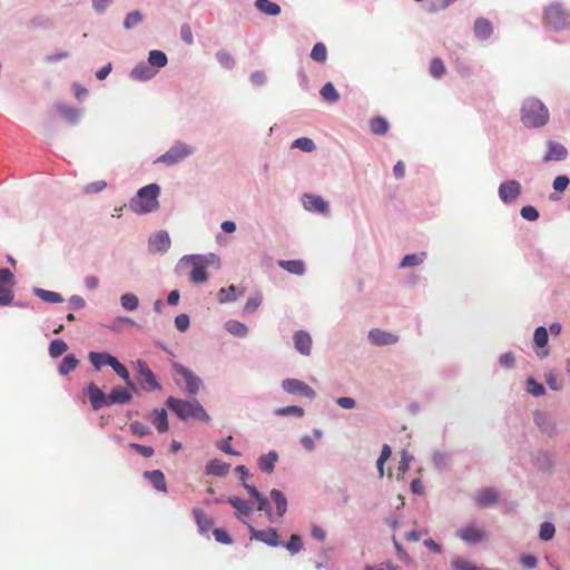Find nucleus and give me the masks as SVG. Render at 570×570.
<instances>
[{
  "instance_id": "39",
  "label": "nucleus",
  "mask_w": 570,
  "mask_h": 570,
  "mask_svg": "<svg viewBox=\"0 0 570 570\" xmlns=\"http://www.w3.org/2000/svg\"><path fill=\"white\" fill-rule=\"evenodd\" d=\"M256 9L266 14V16H278L281 13V7L272 2L271 0H256L255 1Z\"/></svg>"
},
{
  "instance_id": "64",
  "label": "nucleus",
  "mask_w": 570,
  "mask_h": 570,
  "mask_svg": "<svg viewBox=\"0 0 570 570\" xmlns=\"http://www.w3.org/2000/svg\"><path fill=\"white\" fill-rule=\"evenodd\" d=\"M569 184H570L569 177H567L566 175H560L554 178L552 185H553V189L556 191L562 193L568 188Z\"/></svg>"
},
{
  "instance_id": "15",
  "label": "nucleus",
  "mask_w": 570,
  "mask_h": 570,
  "mask_svg": "<svg viewBox=\"0 0 570 570\" xmlns=\"http://www.w3.org/2000/svg\"><path fill=\"white\" fill-rule=\"evenodd\" d=\"M248 530L250 537L257 541L264 542L269 547H279L282 546L278 533L274 528H267L264 530H257L252 524H248Z\"/></svg>"
},
{
  "instance_id": "62",
  "label": "nucleus",
  "mask_w": 570,
  "mask_h": 570,
  "mask_svg": "<svg viewBox=\"0 0 570 570\" xmlns=\"http://www.w3.org/2000/svg\"><path fill=\"white\" fill-rule=\"evenodd\" d=\"M263 297L261 294H255L254 296H250L244 307L245 313H253L255 312L259 305L262 304Z\"/></svg>"
},
{
  "instance_id": "63",
  "label": "nucleus",
  "mask_w": 570,
  "mask_h": 570,
  "mask_svg": "<svg viewBox=\"0 0 570 570\" xmlns=\"http://www.w3.org/2000/svg\"><path fill=\"white\" fill-rule=\"evenodd\" d=\"M190 320L185 313H181L175 317V326L179 332H186L189 327Z\"/></svg>"
},
{
  "instance_id": "3",
  "label": "nucleus",
  "mask_w": 570,
  "mask_h": 570,
  "mask_svg": "<svg viewBox=\"0 0 570 570\" xmlns=\"http://www.w3.org/2000/svg\"><path fill=\"white\" fill-rule=\"evenodd\" d=\"M547 106L538 98L529 97L521 105V122L527 128H541L549 121Z\"/></svg>"
},
{
  "instance_id": "29",
  "label": "nucleus",
  "mask_w": 570,
  "mask_h": 570,
  "mask_svg": "<svg viewBox=\"0 0 570 570\" xmlns=\"http://www.w3.org/2000/svg\"><path fill=\"white\" fill-rule=\"evenodd\" d=\"M278 461V454L272 450L267 454H262L257 460V465L261 471L265 473H272L275 469V464Z\"/></svg>"
},
{
  "instance_id": "16",
  "label": "nucleus",
  "mask_w": 570,
  "mask_h": 570,
  "mask_svg": "<svg viewBox=\"0 0 570 570\" xmlns=\"http://www.w3.org/2000/svg\"><path fill=\"white\" fill-rule=\"evenodd\" d=\"M170 236L166 230H159L150 235L148 239V248L150 253H166L170 248Z\"/></svg>"
},
{
  "instance_id": "45",
  "label": "nucleus",
  "mask_w": 570,
  "mask_h": 570,
  "mask_svg": "<svg viewBox=\"0 0 570 570\" xmlns=\"http://www.w3.org/2000/svg\"><path fill=\"white\" fill-rule=\"evenodd\" d=\"M144 20V16L139 10L130 11L124 19V28L130 30L139 26Z\"/></svg>"
},
{
  "instance_id": "27",
  "label": "nucleus",
  "mask_w": 570,
  "mask_h": 570,
  "mask_svg": "<svg viewBox=\"0 0 570 570\" xmlns=\"http://www.w3.org/2000/svg\"><path fill=\"white\" fill-rule=\"evenodd\" d=\"M230 470V464L218 459L209 460L205 466V473L214 476H225Z\"/></svg>"
},
{
  "instance_id": "50",
  "label": "nucleus",
  "mask_w": 570,
  "mask_h": 570,
  "mask_svg": "<svg viewBox=\"0 0 570 570\" xmlns=\"http://www.w3.org/2000/svg\"><path fill=\"white\" fill-rule=\"evenodd\" d=\"M525 391L527 393L537 397L542 396L546 393L544 386L541 383L537 382L532 376L527 379Z\"/></svg>"
},
{
  "instance_id": "1",
  "label": "nucleus",
  "mask_w": 570,
  "mask_h": 570,
  "mask_svg": "<svg viewBox=\"0 0 570 570\" xmlns=\"http://www.w3.org/2000/svg\"><path fill=\"white\" fill-rule=\"evenodd\" d=\"M219 257L214 253L184 255L176 265V272L189 271V281L193 284H203L208 279L207 267L218 265Z\"/></svg>"
},
{
  "instance_id": "41",
  "label": "nucleus",
  "mask_w": 570,
  "mask_h": 570,
  "mask_svg": "<svg viewBox=\"0 0 570 570\" xmlns=\"http://www.w3.org/2000/svg\"><path fill=\"white\" fill-rule=\"evenodd\" d=\"M451 455L446 452L435 450L432 453V463L436 470H445L449 468Z\"/></svg>"
},
{
  "instance_id": "33",
  "label": "nucleus",
  "mask_w": 570,
  "mask_h": 570,
  "mask_svg": "<svg viewBox=\"0 0 570 570\" xmlns=\"http://www.w3.org/2000/svg\"><path fill=\"white\" fill-rule=\"evenodd\" d=\"M144 476L150 481L154 488L161 492H167L164 473L160 470L146 471Z\"/></svg>"
},
{
  "instance_id": "56",
  "label": "nucleus",
  "mask_w": 570,
  "mask_h": 570,
  "mask_svg": "<svg viewBox=\"0 0 570 570\" xmlns=\"http://www.w3.org/2000/svg\"><path fill=\"white\" fill-rule=\"evenodd\" d=\"M453 570H480L479 567L474 566L471 561L463 558H454L451 561Z\"/></svg>"
},
{
  "instance_id": "38",
  "label": "nucleus",
  "mask_w": 570,
  "mask_h": 570,
  "mask_svg": "<svg viewBox=\"0 0 570 570\" xmlns=\"http://www.w3.org/2000/svg\"><path fill=\"white\" fill-rule=\"evenodd\" d=\"M78 364L79 360L73 354H68L60 362L58 366V373L62 376H66L75 371Z\"/></svg>"
},
{
  "instance_id": "57",
  "label": "nucleus",
  "mask_w": 570,
  "mask_h": 570,
  "mask_svg": "<svg viewBox=\"0 0 570 570\" xmlns=\"http://www.w3.org/2000/svg\"><path fill=\"white\" fill-rule=\"evenodd\" d=\"M544 380L549 389L552 391H560L562 390V383L558 379V375L553 371H549L544 374Z\"/></svg>"
},
{
  "instance_id": "36",
  "label": "nucleus",
  "mask_w": 570,
  "mask_h": 570,
  "mask_svg": "<svg viewBox=\"0 0 570 570\" xmlns=\"http://www.w3.org/2000/svg\"><path fill=\"white\" fill-rule=\"evenodd\" d=\"M147 62L158 72L168 63V58L164 51L154 49L149 51Z\"/></svg>"
},
{
  "instance_id": "14",
  "label": "nucleus",
  "mask_w": 570,
  "mask_h": 570,
  "mask_svg": "<svg viewBox=\"0 0 570 570\" xmlns=\"http://www.w3.org/2000/svg\"><path fill=\"white\" fill-rule=\"evenodd\" d=\"M302 206L309 213L327 215L330 213V205L320 195L304 194L302 196Z\"/></svg>"
},
{
  "instance_id": "61",
  "label": "nucleus",
  "mask_w": 570,
  "mask_h": 570,
  "mask_svg": "<svg viewBox=\"0 0 570 570\" xmlns=\"http://www.w3.org/2000/svg\"><path fill=\"white\" fill-rule=\"evenodd\" d=\"M232 436H227L224 440L217 442L216 446L226 454L239 456L240 452L234 450L230 445Z\"/></svg>"
},
{
  "instance_id": "21",
  "label": "nucleus",
  "mask_w": 570,
  "mask_h": 570,
  "mask_svg": "<svg viewBox=\"0 0 570 570\" xmlns=\"http://www.w3.org/2000/svg\"><path fill=\"white\" fill-rule=\"evenodd\" d=\"M474 501L479 508H489L498 503L499 493L493 488H484L476 492Z\"/></svg>"
},
{
  "instance_id": "43",
  "label": "nucleus",
  "mask_w": 570,
  "mask_h": 570,
  "mask_svg": "<svg viewBox=\"0 0 570 570\" xmlns=\"http://www.w3.org/2000/svg\"><path fill=\"white\" fill-rule=\"evenodd\" d=\"M320 95L322 98L330 102L335 104L340 100V94L335 89L334 85L332 82H326L320 90Z\"/></svg>"
},
{
  "instance_id": "8",
  "label": "nucleus",
  "mask_w": 570,
  "mask_h": 570,
  "mask_svg": "<svg viewBox=\"0 0 570 570\" xmlns=\"http://www.w3.org/2000/svg\"><path fill=\"white\" fill-rule=\"evenodd\" d=\"M135 368L137 372V381L142 391L146 392H159L161 391V384L158 382L156 375L149 367L146 361L137 360L135 362Z\"/></svg>"
},
{
  "instance_id": "19",
  "label": "nucleus",
  "mask_w": 570,
  "mask_h": 570,
  "mask_svg": "<svg viewBox=\"0 0 570 570\" xmlns=\"http://www.w3.org/2000/svg\"><path fill=\"white\" fill-rule=\"evenodd\" d=\"M295 350L303 356H309L312 353V336L307 331L299 330L293 335Z\"/></svg>"
},
{
  "instance_id": "58",
  "label": "nucleus",
  "mask_w": 570,
  "mask_h": 570,
  "mask_svg": "<svg viewBox=\"0 0 570 570\" xmlns=\"http://www.w3.org/2000/svg\"><path fill=\"white\" fill-rule=\"evenodd\" d=\"M119 325H129V326H134L136 325V322L128 317V316H118L116 317V320L114 321L112 324L110 325H105L109 331L111 332H118V326Z\"/></svg>"
},
{
  "instance_id": "31",
  "label": "nucleus",
  "mask_w": 570,
  "mask_h": 570,
  "mask_svg": "<svg viewBox=\"0 0 570 570\" xmlns=\"http://www.w3.org/2000/svg\"><path fill=\"white\" fill-rule=\"evenodd\" d=\"M271 500L276 505V514L282 518L287 511V499L285 494L278 489H272L269 492Z\"/></svg>"
},
{
  "instance_id": "25",
  "label": "nucleus",
  "mask_w": 570,
  "mask_h": 570,
  "mask_svg": "<svg viewBox=\"0 0 570 570\" xmlns=\"http://www.w3.org/2000/svg\"><path fill=\"white\" fill-rule=\"evenodd\" d=\"M245 293L244 288H239L235 285L220 288L217 293V299L220 304H227L236 302Z\"/></svg>"
},
{
  "instance_id": "40",
  "label": "nucleus",
  "mask_w": 570,
  "mask_h": 570,
  "mask_svg": "<svg viewBox=\"0 0 570 570\" xmlns=\"http://www.w3.org/2000/svg\"><path fill=\"white\" fill-rule=\"evenodd\" d=\"M120 306L124 311L134 312L139 307V298L134 293H125L119 297Z\"/></svg>"
},
{
  "instance_id": "13",
  "label": "nucleus",
  "mask_w": 570,
  "mask_h": 570,
  "mask_svg": "<svg viewBox=\"0 0 570 570\" xmlns=\"http://www.w3.org/2000/svg\"><path fill=\"white\" fill-rule=\"evenodd\" d=\"M522 191L521 184L515 179H508L500 184L498 188V195L503 204H510L514 202Z\"/></svg>"
},
{
  "instance_id": "17",
  "label": "nucleus",
  "mask_w": 570,
  "mask_h": 570,
  "mask_svg": "<svg viewBox=\"0 0 570 570\" xmlns=\"http://www.w3.org/2000/svg\"><path fill=\"white\" fill-rule=\"evenodd\" d=\"M85 393L90 401L92 410L98 411L102 407H108V395L95 383H89Z\"/></svg>"
},
{
  "instance_id": "12",
  "label": "nucleus",
  "mask_w": 570,
  "mask_h": 570,
  "mask_svg": "<svg viewBox=\"0 0 570 570\" xmlns=\"http://www.w3.org/2000/svg\"><path fill=\"white\" fill-rule=\"evenodd\" d=\"M455 535L466 544H478L488 538L482 527L468 524L456 530Z\"/></svg>"
},
{
  "instance_id": "47",
  "label": "nucleus",
  "mask_w": 570,
  "mask_h": 570,
  "mask_svg": "<svg viewBox=\"0 0 570 570\" xmlns=\"http://www.w3.org/2000/svg\"><path fill=\"white\" fill-rule=\"evenodd\" d=\"M370 129L374 135H384L389 130V122L383 117H374L370 121Z\"/></svg>"
},
{
  "instance_id": "5",
  "label": "nucleus",
  "mask_w": 570,
  "mask_h": 570,
  "mask_svg": "<svg viewBox=\"0 0 570 570\" xmlns=\"http://www.w3.org/2000/svg\"><path fill=\"white\" fill-rule=\"evenodd\" d=\"M88 358L96 371H100L102 366H110L115 373L124 380L126 385L135 390V384L130 379L129 371L121 364L118 358L106 352H89Z\"/></svg>"
},
{
  "instance_id": "6",
  "label": "nucleus",
  "mask_w": 570,
  "mask_h": 570,
  "mask_svg": "<svg viewBox=\"0 0 570 570\" xmlns=\"http://www.w3.org/2000/svg\"><path fill=\"white\" fill-rule=\"evenodd\" d=\"M175 374V383L183 387L184 392L189 396L198 394L203 386L202 379L196 375L190 368L180 363H173L171 365Z\"/></svg>"
},
{
  "instance_id": "10",
  "label": "nucleus",
  "mask_w": 570,
  "mask_h": 570,
  "mask_svg": "<svg viewBox=\"0 0 570 570\" xmlns=\"http://www.w3.org/2000/svg\"><path fill=\"white\" fill-rule=\"evenodd\" d=\"M544 17L548 26L554 30H561L568 23L569 13L559 2H552L547 7Z\"/></svg>"
},
{
  "instance_id": "22",
  "label": "nucleus",
  "mask_w": 570,
  "mask_h": 570,
  "mask_svg": "<svg viewBox=\"0 0 570 570\" xmlns=\"http://www.w3.org/2000/svg\"><path fill=\"white\" fill-rule=\"evenodd\" d=\"M568 157L567 148L557 141H548V150L543 156V161H562Z\"/></svg>"
},
{
  "instance_id": "2",
  "label": "nucleus",
  "mask_w": 570,
  "mask_h": 570,
  "mask_svg": "<svg viewBox=\"0 0 570 570\" xmlns=\"http://www.w3.org/2000/svg\"><path fill=\"white\" fill-rule=\"evenodd\" d=\"M160 187L149 184L138 189L136 196L129 200V209L137 215H146L159 208Z\"/></svg>"
},
{
  "instance_id": "26",
  "label": "nucleus",
  "mask_w": 570,
  "mask_h": 570,
  "mask_svg": "<svg viewBox=\"0 0 570 570\" xmlns=\"http://www.w3.org/2000/svg\"><path fill=\"white\" fill-rule=\"evenodd\" d=\"M131 393L126 389L120 386L112 387L110 393L108 394V407L115 404H127L131 401Z\"/></svg>"
},
{
  "instance_id": "20",
  "label": "nucleus",
  "mask_w": 570,
  "mask_h": 570,
  "mask_svg": "<svg viewBox=\"0 0 570 570\" xmlns=\"http://www.w3.org/2000/svg\"><path fill=\"white\" fill-rule=\"evenodd\" d=\"M157 73V69L148 65L147 61H140L130 70L129 77L136 81H148Z\"/></svg>"
},
{
  "instance_id": "7",
  "label": "nucleus",
  "mask_w": 570,
  "mask_h": 570,
  "mask_svg": "<svg viewBox=\"0 0 570 570\" xmlns=\"http://www.w3.org/2000/svg\"><path fill=\"white\" fill-rule=\"evenodd\" d=\"M194 153L195 148L191 145L183 140H176L167 151L154 160V164H163L167 167H173L185 161L193 156Z\"/></svg>"
},
{
  "instance_id": "59",
  "label": "nucleus",
  "mask_w": 570,
  "mask_h": 570,
  "mask_svg": "<svg viewBox=\"0 0 570 570\" xmlns=\"http://www.w3.org/2000/svg\"><path fill=\"white\" fill-rule=\"evenodd\" d=\"M130 431L140 438L149 435L151 433L150 428L141 422L135 421L130 424Z\"/></svg>"
},
{
  "instance_id": "53",
  "label": "nucleus",
  "mask_w": 570,
  "mask_h": 570,
  "mask_svg": "<svg viewBox=\"0 0 570 570\" xmlns=\"http://www.w3.org/2000/svg\"><path fill=\"white\" fill-rule=\"evenodd\" d=\"M556 528L553 523L546 521L540 524L539 538L542 541H549L554 537Z\"/></svg>"
},
{
  "instance_id": "9",
  "label": "nucleus",
  "mask_w": 570,
  "mask_h": 570,
  "mask_svg": "<svg viewBox=\"0 0 570 570\" xmlns=\"http://www.w3.org/2000/svg\"><path fill=\"white\" fill-rule=\"evenodd\" d=\"M281 386L283 391L289 395H299L309 401H313L316 397L315 390L298 379H284Z\"/></svg>"
},
{
  "instance_id": "48",
  "label": "nucleus",
  "mask_w": 570,
  "mask_h": 570,
  "mask_svg": "<svg viewBox=\"0 0 570 570\" xmlns=\"http://www.w3.org/2000/svg\"><path fill=\"white\" fill-rule=\"evenodd\" d=\"M67 343L60 338H57L50 342L48 352L52 358H57L61 356L65 352H67Z\"/></svg>"
},
{
  "instance_id": "52",
  "label": "nucleus",
  "mask_w": 570,
  "mask_h": 570,
  "mask_svg": "<svg viewBox=\"0 0 570 570\" xmlns=\"http://www.w3.org/2000/svg\"><path fill=\"white\" fill-rule=\"evenodd\" d=\"M311 58L316 62H325L327 58V49L323 42L314 45L311 51Z\"/></svg>"
},
{
  "instance_id": "37",
  "label": "nucleus",
  "mask_w": 570,
  "mask_h": 570,
  "mask_svg": "<svg viewBox=\"0 0 570 570\" xmlns=\"http://www.w3.org/2000/svg\"><path fill=\"white\" fill-rule=\"evenodd\" d=\"M224 327L229 334L236 337H245L248 334L247 325L236 320L225 322Z\"/></svg>"
},
{
  "instance_id": "55",
  "label": "nucleus",
  "mask_w": 570,
  "mask_h": 570,
  "mask_svg": "<svg viewBox=\"0 0 570 570\" xmlns=\"http://www.w3.org/2000/svg\"><path fill=\"white\" fill-rule=\"evenodd\" d=\"M533 342L534 344L542 348L547 345L548 343V331L544 326H538L534 331V335H533Z\"/></svg>"
},
{
  "instance_id": "42",
  "label": "nucleus",
  "mask_w": 570,
  "mask_h": 570,
  "mask_svg": "<svg viewBox=\"0 0 570 570\" xmlns=\"http://www.w3.org/2000/svg\"><path fill=\"white\" fill-rule=\"evenodd\" d=\"M426 258V254L424 252L421 253H414V254H407L405 255L401 263L400 267L406 268V267H414L422 264Z\"/></svg>"
},
{
  "instance_id": "60",
  "label": "nucleus",
  "mask_w": 570,
  "mask_h": 570,
  "mask_svg": "<svg viewBox=\"0 0 570 570\" xmlns=\"http://www.w3.org/2000/svg\"><path fill=\"white\" fill-rule=\"evenodd\" d=\"M256 502H257V509H258L259 511L265 512V514H266V517L268 518V520H269V521H273L274 515H273L272 508H271V504H269L268 499L262 494V495L256 500Z\"/></svg>"
},
{
  "instance_id": "34",
  "label": "nucleus",
  "mask_w": 570,
  "mask_h": 570,
  "mask_svg": "<svg viewBox=\"0 0 570 570\" xmlns=\"http://www.w3.org/2000/svg\"><path fill=\"white\" fill-rule=\"evenodd\" d=\"M32 293L46 303L59 304V303L63 302V297L61 296L60 293H57V292L43 289L40 287H35L32 289Z\"/></svg>"
},
{
  "instance_id": "32",
  "label": "nucleus",
  "mask_w": 570,
  "mask_h": 570,
  "mask_svg": "<svg viewBox=\"0 0 570 570\" xmlns=\"http://www.w3.org/2000/svg\"><path fill=\"white\" fill-rule=\"evenodd\" d=\"M278 265L286 272L302 276L305 274V264L301 259L279 261Z\"/></svg>"
},
{
  "instance_id": "44",
  "label": "nucleus",
  "mask_w": 570,
  "mask_h": 570,
  "mask_svg": "<svg viewBox=\"0 0 570 570\" xmlns=\"http://www.w3.org/2000/svg\"><path fill=\"white\" fill-rule=\"evenodd\" d=\"M217 62L227 70L234 69L236 61L235 58L228 51L222 49L215 53Z\"/></svg>"
},
{
  "instance_id": "28",
  "label": "nucleus",
  "mask_w": 570,
  "mask_h": 570,
  "mask_svg": "<svg viewBox=\"0 0 570 570\" xmlns=\"http://www.w3.org/2000/svg\"><path fill=\"white\" fill-rule=\"evenodd\" d=\"M193 515L195 519V522L198 527V531L200 534H207L210 528L213 527V519L208 517L203 510L199 508L193 509Z\"/></svg>"
},
{
  "instance_id": "23",
  "label": "nucleus",
  "mask_w": 570,
  "mask_h": 570,
  "mask_svg": "<svg viewBox=\"0 0 570 570\" xmlns=\"http://www.w3.org/2000/svg\"><path fill=\"white\" fill-rule=\"evenodd\" d=\"M226 502H228L233 508L236 509V518L248 525L249 523L247 522L246 519L252 513V508L249 507V504L245 500L237 497H228L226 499Z\"/></svg>"
},
{
  "instance_id": "54",
  "label": "nucleus",
  "mask_w": 570,
  "mask_h": 570,
  "mask_svg": "<svg viewBox=\"0 0 570 570\" xmlns=\"http://www.w3.org/2000/svg\"><path fill=\"white\" fill-rule=\"evenodd\" d=\"M284 547L292 554H296L303 549L302 538L298 534H292Z\"/></svg>"
},
{
  "instance_id": "30",
  "label": "nucleus",
  "mask_w": 570,
  "mask_h": 570,
  "mask_svg": "<svg viewBox=\"0 0 570 570\" xmlns=\"http://www.w3.org/2000/svg\"><path fill=\"white\" fill-rule=\"evenodd\" d=\"M493 28L488 19L479 18L474 22V33L479 40H487L491 37Z\"/></svg>"
},
{
  "instance_id": "11",
  "label": "nucleus",
  "mask_w": 570,
  "mask_h": 570,
  "mask_svg": "<svg viewBox=\"0 0 570 570\" xmlns=\"http://www.w3.org/2000/svg\"><path fill=\"white\" fill-rule=\"evenodd\" d=\"M533 422L541 433L552 438L558 434V424L553 415L543 410L533 412Z\"/></svg>"
},
{
  "instance_id": "35",
  "label": "nucleus",
  "mask_w": 570,
  "mask_h": 570,
  "mask_svg": "<svg viewBox=\"0 0 570 570\" xmlns=\"http://www.w3.org/2000/svg\"><path fill=\"white\" fill-rule=\"evenodd\" d=\"M151 416H153L151 422L159 433H164V432L168 431L169 425H168L167 412L165 409L154 410Z\"/></svg>"
},
{
  "instance_id": "51",
  "label": "nucleus",
  "mask_w": 570,
  "mask_h": 570,
  "mask_svg": "<svg viewBox=\"0 0 570 570\" xmlns=\"http://www.w3.org/2000/svg\"><path fill=\"white\" fill-rule=\"evenodd\" d=\"M292 148H297L305 153H312L316 149V145L311 138L301 137L293 141Z\"/></svg>"
},
{
  "instance_id": "24",
  "label": "nucleus",
  "mask_w": 570,
  "mask_h": 570,
  "mask_svg": "<svg viewBox=\"0 0 570 570\" xmlns=\"http://www.w3.org/2000/svg\"><path fill=\"white\" fill-rule=\"evenodd\" d=\"M55 110L70 125L78 124L82 115L81 109L65 104H57Z\"/></svg>"
},
{
  "instance_id": "18",
  "label": "nucleus",
  "mask_w": 570,
  "mask_h": 570,
  "mask_svg": "<svg viewBox=\"0 0 570 570\" xmlns=\"http://www.w3.org/2000/svg\"><path fill=\"white\" fill-rule=\"evenodd\" d=\"M368 341L375 346L394 345L399 341V336L380 328H373L368 332Z\"/></svg>"
},
{
  "instance_id": "46",
  "label": "nucleus",
  "mask_w": 570,
  "mask_h": 570,
  "mask_svg": "<svg viewBox=\"0 0 570 570\" xmlns=\"http://www.w3.org/2000/svg\"><path fill=\"white\" fill-rule=\"evenodd\" d=\"M304 409L297 405H288L284 407H278L274 411V414L276 416H296V417H303L304 416Z\"/></svg>"
},
{
  "instance_id": "49",
  "label": "nucleus",
  "mask_w": 570,
  "mask_h": 570,
  "mask_svg": "<svg viewBox=\"0 0 570 570\" xmlns=\"http://www.w3.org/2000/svg\"><path fill=\"white\" fill-rule=\"evenodd\" d=\"M430 75L435 79H441L445 75L444 62L440 58H433L429 66Z\"/></svg>"
},
{
  "instance_id": "4",
  "label": "nucleus",
  "mask_w": 570,
  "mask_h": 570,
  "mask_svg": "<svg viewBox=\"0 0 570 570\" xmlns=\"http://www.w3.org/2000/svg\"><path fill=\"white\" fill-rule=\"evenodd\" d=\"M168 407L183 421L198 420L208 422L210 416L196 399L181 400L169 396L166 401Z\"/></svg>"
}]
</instances>
